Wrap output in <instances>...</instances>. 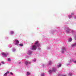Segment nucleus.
Instances as JSON below:
<instances>
[{"label":"nucleus","mask_w":76,"mask_h":76,"mask_svg":"<svg viewBox=\"0 0 76 76\" xmlns=\"http://www.w3.org/2000/svg\"><path fill=\"white\" fill-rule=\"evenodd\" d=\"M28 53L29 54H31L32 53V51L29 50V51H28Z\"/></svg>","instance_id":"nucleus-14"},{"label":"nucleus","mask_w":76,"mask_h":76,"mask_svg":"<svg viewBox=\"0 0 76 76\" xmlns=\"http://www.w3.org/2000/svg\"><path fill=\"white\" fill-rule=\"evenodd\" d=\"M36 61V60H35V59H34V60H33L34 61Z\"/></svg>","instance_id":"nucleus-21"},{"label":"nucleus","mask_w":76,"mask_h":76,"mask_svg":"<svg viewBox=\"0 0 76 76\" xmlns=\"http://www.w3.org/2000/svg\"><path fill=\"white\" fill-rule=\"evenodd\" d=\"M31 75V73L29 72H27V73L26 75H27V76H28V75Z\"/></svg>","instance_id":"nucleus-8"},{"label":"nucleus","mask_w":76,"mask_h":76,"mask_svg":"<svg viewBox=\"0 0 76 76\" xmlns=\"http://www.w3.org/2000/svg\"><path fill=\"white\" fill-rule=\"evenodd\" d=\"M7 60L8 61H11V59H10V58H8L7 59Z\"/></svg>","instance_id":"nucleus-9"},{"label":"nucleus","mask_w":76,"mask_h":76,"mask_svg":"<svg viewBox=\"0 0 76 76\" xmlns=\"http://www.w3.org/2000/svg\"><path fill=\"white\" fill-rule=\"evenodd\" d=\"M1 65V64L0 63V66Z\"/></svg>","instance_id":"nucleus-26"},{"label":"nucleus","mask_w":76,"mask_h":76,"mask_svg":"<svg viewBox=\"0 0 76 76\" xmlns=\"http://www.w3.org/2000/svg\"><path fill=\"white\" fill-rule=\"evenodd\" d=\"M19 45H20V46H23V45L22 44H20Z\"/></svg>","instance_id":"nucleus-15"},{"label":"nucleus","mask_w":76,"mask_h":76,"mask_svg":"<svg viewBox=\"0 0 76 76\" xmlns=\"http://www.w3.org/2000/svg\"><path fill=\"white\" fill-rule=\"evenodd\" d=\"M49 64H51V61H50V62H49Z\"/></svg>","instance_id":"nucleus-17"},{"label":"nucleus","mask_w":76,"mask_h":76,"mask_svg":"<svg viewBox=\"0 0 76 76\" xmlns=\"http://www.w3.org/2000/svg\"><path fill=\"white\" fill-rule=\"evenodd\" d=\"M2 63V64H4V62L3 61H2L1 62Z\"/></svg>","instance_id":"nucleus-20"},{"label":"nucleus","mask_w":76,"mask_h":76,"mask_svg":"<svg viewBox=\"0 0 76 76\" xmlns=\"http://www.w3.org/2000/svg\"><path fill=\"white\" fill-rule=\"evenodd\" d=\"M39 41H37L35 43L34 45L36 47H39V45H40L39 44Z\"/></svg>","instance_id":"nucleus-1"},{"label":"nucleus","mask_w":76,"mask_h":76,"mask_svg":"<svg viewBox=\"0 0 76 76\" xmlns=\"http://www.w3.org/2000/svg\"><path fill=\"white\" fill-rule=\"evenodd\" d=\"M56 69L55 68H53L52 69V70H50V73H52V72H56Z\"/></svg>","instance_id":"nucleus-2"},{"label":"nucleus","mask_w":76,"mask_h":76,"mask_svg":"<svg viewBox=\"0 0 76 76\" xmlns=\"http://www.w3.org/2000/svg\"><path fill=\"white\" fill-rule=\"evenodd\" d=\"M61 66V64H59V65H58V67H60Z\"/></svg>","instance_id":"nucleus-12"},{"label":"nucleus","mask_w":76,"mask_h":76,"mask_svg":"<svg viewBox=\"0 0 76 76\" xmlns=\"http://www.w3.org/2000/svg\"><path fill=\"white\" fill-rule=\"evenodd\" d=\"M62 76H66V75H63Z\"/></svg>","instance_id":"nucleus-24"},{"label":"nucleus","mask_w":76,"mask_h":76,"mask_svg":"<svg viewBox=\"0 0 76 76\" xmlns=\"http://www.w3.org/2000/svg\"><path fill=\"white\" fill-rule=\"evenodd\" d=\"M62 49H63V50H65V51H66V48H65L63 47L62 48Z\"/></svg>","instance_id":"nucleus-13"},{"label":"nucleus","mask_w":76,"mask_h":76,"mask_svg":"<svg viewBox=\"0 0 76 76\" xmlns=\"http://www.w3.org/2000/svg\"><path fill=\"white\" fill-rule=\"evenodd\" d=\"M10 74H11V75H13V73H12V72H11V73H10Z\"/></svg>","instance_id":"nucleus-22"},{"label":"nucleus","mask_w":76,"mask_h":76,"mask_svg":"<svg viewBox=\"0 0 76 76\" xmlns=\"http://www.w3.org/2000/svg\"><path fill=\"white\" fill-rule=\"evenodd\" d=\"M74 63H76V61H74Z\"/></svg>","instance_id":"nucleus-23"},{"label":"nucleus","mask_w":76,"mask_h":76,"mask_svg":"<svg viewBox=\"0 0 76 76\" xmlns=\"http://www.w3.org/2000/svg\"><path fill=\"white\" fill-rule=\"evenodd\" d=\"M16 41L17 43V44H19V41L16 40Z\"/></svg>","instance_id":"nucleus-11"},{"label":"nucleus","mask_w":76,"mask_h":76,"mask_svg":"<svg viewBox=\"0 0 76 76\" xmlns=\"http://www.w3.org/2000/svg\"><path fill=\"white\" fill-rule=\"evenodd\" d=\"M31 49L34 50H37V47L35 46V45H33Z\"/></svg>","instance_id":"nucleus-3"},{"label":"nucleus","mask_w":76,"mask_h":76,"mask_svg":"<svg viewBox=\"0 0 76 76\" xmlns=\"http://www.w3.org/2000/svg\"><path fill=\"white\" fill-rule=\"evenodd\" d=\"M2 56H4V57H7V54L4 53H2Z\"/></svg>","instance_id":"nucleus-5"},{"label":"nucleus","mask_w":76,"mask_h":76,"mask_svg":"<svg viewBox=\"0 0 76 76\" xmlns=\"http://www.w3.org/2000/svg\"><path fill=\"white\" fill-rule=\"evenodd\" d=\"M31 64L30 62H28L27 61H26L25 64L26 66L27 65H28V64Z\"/></svg>","instance_id":"nucleus-6"},{"label":"nucleus","mask_w":76,"mask_h":76,"mask_svg":"<svg viewBox=\"0 0 76 76\" xmlns=\"http://www.w3.org/2000/svg\"><path fill=\"white\" fill-rule=\"evenodd\" d=\"M71 15H74V13H72Z\"/></svg>","instance_id":"nucleus-19"},{"label":"nucleus","mask_w":76,"mask_h":76,"mask_svg":"<svg viewBox=\"0 0 76 76\" xmlns=\"http://www.w3.org/2000/svg\"><path fill=\"white\" fill-rule=\"evenodd\" d=\"M72 41V39L70 38L68 41V42H71Z\"/></svg>","instance_id":"nucleus-7"},{"label":"nucleus","mask_w":76,"mask_h":76,"mask_svg":"<svg viewBox=\"0 0 76 76\" xmlns=\"http://www.w3.org/2000/svg\"><path fill=\"white\" fill-rule=\"evenodd\" d=\"M9 71H8L6 72L5 73V74L4 75V76H7V74H9Z\"/></svg>","instance_id":"nucleus-4"},{"label":"nucleus","mask_w":76,"mask_h":76,"mask_svg":"<svg viewBox=\"0 0 76 76\" xmlns=\"http://www.w3.org/2000/svg\"><path fill=\"white\" fill-rule=\"evenodd\" d=\"M64 53V52L63 51H62V53Z\"/></svg>","instance_id":"nucleus-25"},{"label":"nucleus","mask_w":76,"mask_h":76,"mask_svg":"<svg viewBox=\"0 0 76 76\" xmlns=\"http://www.w3.org/2000/svg\"><path fill=\"white\" fill-rule=\"evenodd\" d=\"M69 76H72V73H69Z\"/></svg>","instance_id":"nucleus-16"},{"label":"nucleus","mask_w":76,"mask_h":76,"mask_svg":"<svg viewBox=\"0 0 76 76\" xmlns=\"http://www.w3.org/2000/svg\"><path fill=\"white\" fill-rule=\"evenodd\" d=\"M11 34H14V31H11L10 32Z\"/></svg>","instance_id":"nucleus-10"},{"label":"nucleus","mask_w":76,"mask_h":76,"mask_svg":"<svg viewBox=\"0 0 76 76\" xmlns=\"http://www.w3.org/2000/svg\"><path fill=\"white\" fill-rule=\"evenodd\" d=\"M41 76H44V74H42Z\"/></svg>","instance_id":"nucleus-18"}]
</instances>
